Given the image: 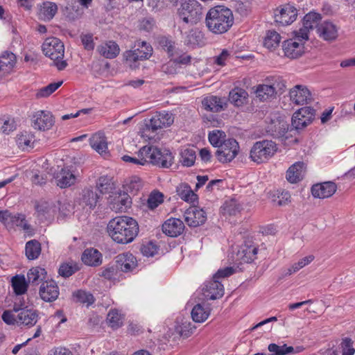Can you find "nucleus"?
<instances>
[{
    "mask_svg": "<svg viewBox=\"0 0 355 355\" xmlns=\"http://www.w3.org/2000/svg\"><path fill=\"white\" fill-rule=\"evenodd\" d=\"M37 321V315L31 309L22 310L17 315V324L19 325L33 326Z\"/></svg>",
    "mask_w": 355,
    "mask_h": 355,
    "instance_id": "72a5a7b5",
    "label": "nucleus"
},
{
    "mask_svg": "<svg viewBox=\"0 0 355 355\" xmlns=\"http://www.w3.org/2000/svg\"><path fill=\"white\" fill-rule=\"evenodd\" d=\"M80 39L84 48L86 50L91 51L94 48L93 35L92 34H82Z\"/></svg>",
    "mask_w": 355,
    "mask_h": 355,
    "instance_id": "0e129e2a",
    "label": "nucleus"
},
{
    "mask_svg": "<svg viewBox=\"0 0 355 355\" xmlns=\"http://www.w3.org/2000/svg\"><path fill=\"white\" fill-rule=\"evenodd\" d=\"M107 232L117 243H131L139 232V225L134 218L123 216L111 219L107 226Z\"/></svg>",
    "mask_w": 355,
    "mask_h": 355,
    "instance_id": "f257e3e1",
    "label": "nucleus"
},
{
    "mask_svg": "<svg viewBox=\"0 0 355 355\" xmlns=\"http://www.w3.org/2000/svg\"><path fill=\"white\" fill-rule=\"evenodd\" d=\"M31 126L37 130H42L44 127V112L37 111L33 114L31 118Z\"/></svg>",
    "mask_w": 355,
    "mask_h": 355,
    "instance_id": "864d4df0",
    "label": "nucleus"
},
{
    "mask_svg": "<svg viewBox=\"0 0 355 355\" xmlns=\"http://www.w3.org/2000/svg\"><path fill=\"white\" fill-rule=\"evenodd\" d=\"M137 156L145 160L144 166L151 164L162 168H169L173 163V156L169 150L159 149L154 146H144L139 149Z\"/></svg>",
    "mask_w": 355,
    "mask_h": 355,
    "instance_id": "7ed1b4c3",
    "label": "nucleus"
},
{
    "mask_svg": "<svg viewBox=\"0 0 355 355\" xmlns=\"http://www.w3.org/2000/svg\"><path fill=\"white\" fill-rule=\"evenodd\" d=\"M25 252L29 260L37 259L41 253L40 243L36 240L28 241L26 244Z\"/></svg>",
    "mask_w": 355,
    "mask_h": 355,
    "instance_id": "a19ab883",
    "label": "nucleus"
},
{
    "mask_svg": "<svg viewBox=\"0 0 355 355\" xmlns=\"http://www.w3.org/2000/svg\"><path fill=\"white\" fill-rule=\"evenodd\" d=\"M15 55L9 51H5L0 55V71L11 70L16 64Z\"/></svg>",
    "mask_w": 355,
    "mask_h": 355,
    "instance_id": "58836bf2",
    "label": "nucleus"
},
{
    "mask_svg": "<svg viewBox=\"0 0 355 355\" xmlns=\"http://www.w3.org/2000/svg\"><path fill=\"white\" fill-rule=\"evenodd\" d=\"M58 12L56 3L51 1L46 2V19H52Z\"/></svg>",
    "mask_w": 355,
    "mask_h": 355,
    "instance_id": "69168bd1",
    "label": "nucleus"
},
{
    "mask_svg": "<svg viewBox=\"0 0 355 355\" xmlns=\"http://www.w3.org/2000/svg\"><path fill=\"white\" fill-rule=\"evenodd\" d=\"M306 164L303 162H297L291 166L286 172V180L292 184L301 181L306 173Z\"/></svg>",
    "mask_w": 355,
    "mask_h": 355,
    "instance_id": "393cba45",
    "label": "nucleus"
},
{
    "mask_svg": "<svg viewBox=\"0 0 355 355\" xmlns=\"http://www.w3.org/2000/svg\"><path fill=\"white\" fill-rule=\"evenodd\" d=\"M107 321L112 328L117 329L123 325V316L118 310L112 309L107 314Z\"/></svg>",
    "mask_w": 355,
    "mask_h": 355,
    "instance_id": "c03bdc74",
    "label": "nucleus"
},
{
    "mask_svg": "<svg viewBox=\"0 0 355 355\" xmlns=\"http://www.w3.org/2000/svg\"><path fill=\"white\" fill-rule=\"evenodd\" d=\"M210 315V309L207 305L198 304L193 306L191 311V317L196 322H203Z\"/></svg>",
    "mask_w": 355,
    "mask_h": 355,
    "instance_id": "2f4dec72",
    "label": "nucleus"
},
{
    "mask_svg": "<svg viewBox=\"0 0 355 355\" xmlns=\"http://www.w3.org/2000/svg\"><path fill=\"white\" fill-rule=\"evenodd\" d=\"M76 301L89 306L94 304L95 299L92 294L83 290H78L73 293Z\"/></svg>",
    "mask_w": 355,
    "mask_h": 355,
    "instance_id": "de8ad7c7",
    "label": "nucleus"
},
{
    "mask_svg": "<svg viewBox=\"0 0 355 355\" xmlns=\"http://www.w3.org/2000/svg\"><path fill=\"white\" fill-rule=\"evenodd\" d=\"M342 355H354L355 349L351 338H345L341 343Z\"/></svg>",
    "mask_w": 355,
    "mask_h": 355,
    "instance_id": "680f3d73",
    "label": "nucleus"
},
{
    "mask_svg": "<svg viewBox=\"0 0 355 355\" xmlns=\"http://www.w3.org/2000/svg\"><path fill=\"white\" fill-rule=\"evenodd\" d=\"M64 54V46L63 43L57 37L46 38V56L53 60V64L58 70H63L67 63L63 60Z\"/></svg>",
    "mask_w": 355,
    "mask_h": 355,
    "instance_id": "0eeeda50",
    "label": "nucleus"
},
{
    "mask_svg": "<svg viewBox=\"0 0 355 355\" xmlns=\"http://www.w3.org/2000/svg\"><path fill=\"white\" fill-rule=\"evenodd\" d=\"M257 251V246L252 241H245L236 253V260L241 263H250L256 258Z\"/></svg>",
    "mask_w": 355,
    "mask_h": 355,
    "instance_id": "4468645a",
    "label": "nucleus"
},
{
    "mask_svg": "<svg viewBox=\"0 0 355 355\" xmlns=\"http://www.w3.org/2000/svg\"><path fill=\"white\" fill-rule=\"evenodd\" d=\"M96 187L102 195L112 192L115 188L112 178L107 175L98 178L96 180Z\"/></svg>",
    "mask_w": 355,
    "mask_h": 355,
    "instance_id": "f704fd0d",
    "label": "nucleus"
},
{
    "mask_svg": "<svg viewBox=\"0 0 355 355\" xmlns=\"http://www.w3.org/2000/svg\"><path fill=\"white\" fill-rule=\"evenodd\" d=\"M295 37L284 41L282 45L285 56L296 59L300 57L304 52V42L308 40L298 39V33L294 32Z\"/></svg>",
    "mask_w": 355,
    "mask_h": 355,
    "instance_id": "9d476101",
    "label": "nucleus"
},
{
    "mask_svg": "<svg viewBox=\"0 0 355 355\" xmlns=\"http://www.w3.org/2000/svg\"><path fill=\"white\" fill-rule=\"evenodd\" d=\"M116 263L121 270L124 272L132 271L137 266L135 257L130 253H125L117 256Z\"/></svg>",
    "mask_w": 355,
    "mask_h": 355,
    "instance_id": "bb28decb",
    "label": "nucleus"
},
{
    "mask_svg": "<svg viewBox=\"0 0 355 355\" xmlns=\"http://www.w3.org/2000/svg\"><path fill=\"white\" fill-rule=\"evenodd\" d=\"M97 51L105 58L112 59L119 55L120 49L116 42L109 41L98 46Z\"/></svg>",
    "mask_w": 355,
    "mask_h": 355,
    "instance_id": "c85d7f7f",
    "label": "nucleus"
},
{
    "mask_svg": "<svg viewBox=\"0 0 355 355\" xmlns=\"http://www.w3.org/2000/svg\"><path fill=\"white\" fill-rule=\"evenodd\" d=\"M321 20V15L317 12H310L306 14L303 19V26L295 32L298 33V39L309 40V33L310 30L319 26V22Z\"/></svg>",
    "mask_w": 355,
    "mask_h": 355,
    "instance_id": "9b49d317",
    "label": "nucleus"
},
{
    "mask_svg": "<svg viewBox=\"0 0 355 355\" xmlns=\"http://www.w3.org/2000/svg\"><path fill=\"white\" fill-rule=\"evenodd\" d=\"M277 145L271 140H262L254 144L250 152V159L257 163L266 162L276 153Z\"/></svg>",
    "mask_w": 355,
    "mask_h": 355,
    "instance_id": "423d86ee",
    "label": "nucleus"
},
{
    "mask_svg": "<svg viewBox=\"0 0 355 355\" xmlns=\"http://www.w3.org/2000/svg\"><path fill=\"white\" fill-rule=\"evenodd\" d=\"M315 259L312 254L308 255L300 259L297 262L294 263L290 268H288L285 273V275H291L297 272L300 269L311 263Z\"/></svg>",
    "mask_w": 355,
    "mask_h": 355,
    "instance_id": "37998d69",
    "label": "nucleus"
},
{
    "mask_svg": "<svg viewBox=\"0 0 355 355\" xmlns=\"http://www.w3.org/2000/svg\"><path fill=\"white\" fill-rule=\"evenodd\" d=\"M248 92L240 87L232 89L229 94V101L235 106L239 107L245 104L248 101Z\"/></svg>",
    "mask_w": 355,
    "mask_h": 355,
    "instance_id": "c756f323",
    "label": "nucleus"
},
{
    "mask_svg": "<svg viewBox=\"0 0 355 355\" xmlns=\"http://www.w3.org/2000/svg\"><path fill=\"white\" fill-rule=\"evenodd\" d=\"M44 268L40 267L32 268L27 273L28 282L33 285H38L44 277Z\"/></svg>",
    "mask_w": 355,
    "mask_h": 355,
    "instance_id": "a18cd8bd",
    "label": "nucleus"
},
{
    "mask_svg": "<svg viewBox=\"0 0 355 355\" xmlns=\"http://www.w3.org/2000/svg\"><path fill=\"white\" fill-rule=\"evenodd\" d=\"M291 101L296 105L309 103L311 100V94L306 87L295 85L289 92Z\"/></svg>",
    "mask_w": 355,
    "mask_h": 355,
    "instance_id": "a211bd4d",
    "label": "nucleus"
},
{
    "mask_svg": "<svg viewBox=\"0 0 355 355\" xmlns=\"http://www.w3.org/2000/svg\"><path fill=\"white\" fill-rule=\"evenodd\" d=\"M280 35L275 31H268L264 37L263 45L270 50H275L279 45Z\"/></svg>",
    "mask_w": 355,
    "mask_h": 355,
    "instance_id": "ea45409f",
    "label": "nucleus"
},
{
    "mask_svg": "<svg viewBox=\"0 0 355 355\" xmlns=\"http://www.w3.org/2000/svg\"><path fill=\"white\" fill-rule=\"evenodd\" d=\"M196 327L190 322H184L179 327L178 331L181 336L188 338L193 334Z\"/></svg>",
    "mask_w": 355,
    "mask_h": 355,
    "instance_id": "13d9d810",
    "label": "nucleus"
},
{
    "mask_svg": "<svg viewBox=\"0 0 355 355\" xmlns=\"http://www.w3.org/2000/svg\"><path fill=\"white\" fill-rule=\"evenodd\" d=\"M12 214L9 210H0V222L9 231L12 230Z\"/></svg>",
    "mask_w": 355,
    "mask_h": 355,
    "instance_id": "052dcab7",
    "label": "nucleus"
},
{
    "mask_svg": "<svg viewBox=\"0 0 355 355\" xmlns=\"http://www.w3.org/2000/svg\"><path fill=\"white\" fill-rule=\"evenodd\" d=\"M184 218L189 226L196 227L205 223L207 215L203 209L191 207L184 211Z\"/></svg>",
    "mask_w": 355,
    "mask_h": 355,
    "instance_id": "f8f14e48",
    "label": "nucleus"
},
{
    "mask_svg": "<svg viewBox=\"0 0 355 355\" xmlns=\"http://www.w3.org/2000/svg\"><path fill=\"white\" fill-rule=\"evenodd\" d=\"M184 44L191 47L200 46L205 44L204 35L198 29H191L185 33L184 37Z\"/></svg>",
    "mask_w": 355,
    "mask_h": 355,
    "instance_id": "cd10ccee",
    "label": "nucleus"
},
{
    "mask_svg": "<svg viewBox=\"0 0 355 355\" xmlns=\"http://www.w3.org/2000/svg\"><path fill=\"white\" fill-rule=\"evenodd\" d=\"M56 185L61 189H65L74 185L76 176L69 168H62L54 175Z\"/></svg>",
    "mask_w": 355,
    "mask_h": 355,
    "instance_id": "6ab92c4d",
    "label": "nucleus"
},
{
    "mask_svg": "<svg viewBox=\"0 0 355 355\" xmlns=\"http://www.w3.org/2000/svg\"><path fill=\"white\" fill-rule=\"evenodd\" d=\"M164 196L160 192L152 193L147 201L148 207L150 209L157 207L163 202Z\"/></svg>",
    "mask_w": 355,
    "mask_h": 355,
    "instance_id": "4d7b16f0",
    "label": "nucleus"
},
{
    "mask_svg": "<svg viewBox=\"0 0 355 355\" xmlns=\"http://www.w3.org/2000/svg\"><path fill=\"white\" fill-rule=\"evenodd\" d=\"M158 44L169 56L173 55L175 49V42L165 36H162L158 38Z\"/></svg>",
    "mask_w": 355,
    "mask_h": 355,
    "instance_id": "6e6d98bb",
    "label": "nucleus"
},
{
    "mask_svg": "<svg viewBox=\"0 0 355 355\" xmlns=\"http://www.w3.org/2000/svg\"><path fill=\"white\" fill-rule=\"evenodd\" d=\"M89 144L92 148L100 155L107 157L109 155L107 150V143L103 133H96L89 139Z\"/></svg>",
    "mask_w": 355,
    "mask_h": 355,
    "instance_id": "a878e982",
    "label": "nucleus"
},
{
    "mask_svg": "<svg viewBox=\"0 0 355 355\" xmlns=\"http://www.w3.org/2000/svg\"><path fill=\"white\" fill-rule=\"evenodd\" d=\"M123 59L127 64L131 68H136V62L139 61L138 55L133 50H128L123 53Z\"/></svg>",
    "mask_w": 355,
    "mask_h": 355,
    "instance_id": "bf43d9fd",
    "label": "nucleus"
},
{
    "mask_svg": "<svg viewBox=\"0 0 355 355\" xmlns=\"http://www.w3.org/2000/svg\"><path fill=\"white\" fill-rule=\"evenodd\" d=\"M131 203V198L127 193H116L111 196L110 207L115 212H125Z\"/></svg>",
    "mask_w": 355,
    "mask_h": 355,
    "instance_id": "aec40b11",
    "label": "nucleus"
},
{
    "mask_svg": "<svg viewBox=\"0 0 355 355\" xmlns=\"http://www.w3.org/2000/svg\"><path fill=\"white\" fill-rule=\"evenodd\" d=\"M178 15L184 23L196 25L203 18V7L197 0H188L181 3Z\"/></svg>",
    "mask_w": 355,
    "mask_h": 355,
    "instance_id": "20e7f679",
    "label": "nucleus"
},
{
    "mask_svg": "<svg viewBox=\"0 0 355 355\" xmlns=\"http://www.w3.org/2000/svg\"><path fill=\"white\" fill-rule=\"evenodd\" d=\"M100 196L94 190L92 187H85L78 198V204L82 207H87L89 209H94L98 202Z\"/></svg>",
    "mask_w": 355,
    "mask_h": 355,
    "instance_id": "dca6fc26",
    "label": "nucleus"
},
{
    "mask_svg": "<svg viewBox=\"0 0 355 355\" xmlns=\"http://www.w3.org/2000/svg\"><path fill=\"white\" fill-rule=\"evenodd\" d=\"M271 84H260L257 86L255 89L256 97L261 101H266L275 97L277 94V87L279 85V78H275Z\"/></svg>",
    "mask_w": 355,
    "mask_h": 355,
    "instance_id": "2eb2a0df",
    "label": "nucleus"
},
{
    "mask_svg": "<svg viewBox=\"0 0 355 355\" xmlns=\"http://www.w3.org/2000/svg\"><path fill=\"white\" fill-rule=\"evenodd\" d=\"M338 28L331 21H325L321 23L317 29L319 36L326 41L335 40L338 37Z\"/></svg>",
    "mask_w": 355,
    "mask_h": 355,
    "instance_id": "b1692460",
    "label": "nucleus"
},
{
    "mask_svg": "<svg viewBox=\"0 0 355 355\" xmlns=\"http://www.w3.org/2000/svg\"><path fill=\"white\" fill-rule=\"evenodd\" d=\"M12 230L15 229V227H21L24 230L28 235H33V229L31 226L27 223L26 216L23 214H12Z\"/></svg>",
    "mask_w": 355,
    "mask_h": 355,
    "instance_id": "4c0bfd02",
    "label": "nucleus"
},
{
    "mask_svg": "<svg viewBox=\"0 0 355 355\" xmlns=\"http://www.w3.org/2000/svg\"><path fill=\"white\" fill-rule=\"evenodd\" d=\"M180 162L184 166L189 167L193 165L196 155V152L192 148H185L181 151Z\"/></svg>",
    "mask_w": 355,
    "mask_h": 355,
    "instance_id": "09e8293b",
    "label": "nucleus"
},
{
    "mask_svg": "<svg viewBox=\"0 0 355 355\" xmlns=\"http://www.w3.org/2000/svg\"><path fill=\"white\" fill-rule=\"evenodd\" d=\"M58 295L59 290L56 283L53 280L46 281V302L54 301Z\"/></svg>",
    "mask_w": 355,
    "mask_h": 355,
    "instance_id": "8fccbe9b",
    "label": "nucleus"
},
{
    "mask_svg": "<svg viewBox=\"0 0 355 355\" xmlns=\"http://www.w3.org/2000/svg\"><path fill=\"white\" fill-rule=\"evenodd\" d=\"M174 121L173 115L168 112H157L149 120H145L144 128L141 130V136L151 139L150 133L157 130L170 126Z\"/></svg>",
    "mask_w": 355,
    "mask_h": 355,
    "instance_id": "39448f33",
    "label": "nucleus"
},
{
    "mask_svg": "<svg viewBox=\"0 0 355 355\" xmlns=\"http://www.w3.org/2000/svg\"><path fill=\"white\" fill-rule=\"evenodd\" d=\"M204 295L206 297L210 300H216L220 298L224 295V286L218 281V279H215L214 276L213 279L207 282L203 288Z\"/></svg>",
    "mask_w": 355,
    "mask_h": 355,
    "instance_id": "5701e85b",
    "label": "nucleus"
},
{
    "mask_svg": "<svg viewBox=\"0 0 355 355\" xmlns=\"http://www.w3.org/2000/svg\"><path fill=\"white\" fill-rule=\"evenodd\" d=\"M268 349L275 355H287L293 353L294 351V348L291 346L288 347L286 345L279 346L275 343L270 344Z\"/></svg>",
    "mask_w": 355,
    "mask_h": 355,
    "instance_id": "5fc2aeb1",
    "label": "nucleus"
},
{
    "mask_svg": "<svg viewBox=\"0 0 355 355\" xmlns=\"http://www.w3.org/2000/svg\"><path fill=\"white\" fill-rule=\"evenodd\" d=\"M336 189L337 186L334 182H326L314 184L311 188V193L315 198H326L333 196Z\"/></svg>",
    "mask_w": 355,
    "mask_h": 355,
    "instance_id": "412c9836",
    "label": "nucleus"
},
{
    "mask_svg": "<svg viewBox=\"0 0 355 355\" xmlns=\"http://www.w3.org/2000/svg\"><path fill=\"white\" fill-rule=\"evenodd\" d=\"M101 254L95 249H86L82 255V261L86 265L97 266L101 263Z\"/></svg>",
    "mask_w": 355,
    "mask_h": 355,
    "instance_id": "473e14b6",
    "label": "nucleus"
},
{
    "mask_svg": "<svg viewBox=\"0 0 355 355\" xmlns=\"http://www.w3.org/2000/svg\"><path fill=\"white\" fill-rule=\"evenodd\" d=\"M71 205L67 200H64L63 202L57 201L56 205L55 204L51 207H48L46 208V214H49V218L53 220L58 210L62 215L66 216L71 211Z\"/></svg>",
    "mask_w": 355,
    "mask_h": 355,
    "instance_id": "c9c22d12",
    "label": "nucleus"
},
{
    "mask_svg": "<svg viewBox=\"0 0 355 355\" xmlns=\"http://www.w3.org/2000/svg\"><path fill=\"white\" fill-rule=\"evenodd\" d=\"M297 16V9L294 6L287 4L275 10V20L282 26H286L293 22Z\"/></svg>",
    "mask_w": 355,
    "mask_h": 355,
    "instance_id": "ddd939ff",
    "label": "nucleus"
},
{
    "mask_svg": "<svg viewBox=\"0 0 355 355\" xmlns=\"http://www.w3.org/2000/svg\"><path fill=\"white\" fill-rule=\"evenodd\" d=\"M17 128L15 121L10 117L0 119V132L5 135H9Z\"/></svg>",
    "mask_w": 355,
    "mask_h": 355,
    "instance_id": "3c124183",
    "label": "nucleus"
},
{
    "mask_svg": "<svg viewBox=\"0 0 355 355\" xmlns=\"http://www.w3.org/2000/svg\"><path fill=\"white\" fill-rule=\"evenodd\" d=\"M239 150L238 142L234 139H227L218 148L216 156L221 163H227L233 160Z\"/></svg>",
    "mask_w": 355,
    "mask_h": 355,
    "instance_id": "6e6552de",
    "label": "nucleus"
},
{
    "mask_svg": "<svg viewBox=\"0 0 355 355\" xmlns=\"http://www.w3.org/2000/svg\"><path fill=\"white\" fill-rule=\"evenodd\" d=\"M11 286L17 295H22L28 291V282H26L24 275H16L11 279Z\"/></svg>",
    "mask_w": 355,
    "mask_h": 355,
    "instance_id": "7c9ffc66",
    "label": "nucleus"
},
{
    "mask_svg": "<svg viewBox=\"0 0 355 355\" xmlns=\"http://www.w3.org/2000/svg\"><path fill=\"white\" fill-rule=\"evenodd\" d=\"M176 191L179 197L186 202H194L197 200V195L194 193L187 184H180L177 187Z\"/></svg>",
    "mask_w": 355,
    "mask_h": 355,
    "instance_id": "e433bc0d",
    "label": "nucleus"
},
{
    "mask_svg": "<svg viewBox=\"0 0 355 355\" xmlns=\"http://www.w3.org/2000/svg\"><path fill=\"white\" fill-rule=\"evenodd\" d=\"M76 270V269L73 266L68 263H64L60 266L58 273L62 277H68L72 275L75 272Z\"/></svg>",
    "mask_w": 355,
    "mask_h": 355,
    "instance_id": "774afa93",
    "label": "nucleus"
},
{
    "mask_svg": "<svg viewBox=\"0 0 355 355\" xmlns=\"http://www.w3.org/2000/svg\"><path fill=\"white\" fill-rule=\"evenodd\" d=\"M184 230V223L178 218H169L162 225L163 232L171 237L178 236Z\"/></svg>",
    "mask_w": 355,
    "mask_h": 355,
    "instance_id": "4be33fe9",
    "label": "nucleus"
},
{
    "mask_svg": "<svg viewBox=\"0 0 355 355\" xmlns=\"http://www.w3.org/2000/svg\"><path fill=\"white\" fill-rule=\"evenodd\" d=\"M142 187V182L140 178L137 176L131 177L125 183L126 191L131 194H135Z\"/></svg>",
    "mask_w": 355,
    "mask_h": 355,
    "instance_id": "603ef678",
    "label": "nucleus"
},
{
    "mask_svg": "<svg viewBox=\"0 0 355 355\" xmlns=\"http://www.w3.org/2000/svg\"><path fill=\"white\" fill-rule=\"evenodd\" d=\"M314 116V109L311 107H302L293 114L291 125L297 130H302L312 122Z\"/></svg>",
    "mask_w": 355,
    "mask_h": 355,
    "instance_id": "1a4fd4ad",
    "label": "nucleus"
},
{
    "mask_svg": "<svg viewBox=\"0 0 355 355\" xmlns=\"http://www.w3.org/2000/svg\"><path fill=\"white\" fill-rule=\"evenodd\" d=\"M157 247L153 242H148L141 247V252L144 256L147 257H153L157 252Z\"/></svg>",
    "mask_w": 355,
    "mask_h": 355,
    "instance_id": "e2e57ef3",
    "label": "nucleus"
},
{
    "mask_svg": "<svg viewBox=\"0 0 355 355\" xmlns=\"http://www.w3.org/2000/svg\"><path fill=\"white\" fill-rule=\"evenodd\" d=\"M234 24L232 11L225 7L218 6L209 10L205 16V25L214 34L227 32Z\"/></svg>",
    "mask_w": 355,
    "mask_h": 355,
    "instance_id": "f03ea898",
    "label": "nucleus"
},
{
    "mask_svg": "<svg viewBox=\"0 0 355 355\" xmlns=\"http://www.w3.org/2000/svg\"><path fill=\"white\" fill-rule=\"evenodd\" d=\"M178 64L174 60H171L162 67V71L167 74H175L177 73Z\"/></svg>",
    "mask_w": 355,
    "mask_h": 355,
    "instance_id": "338daca9",
    "label": "nucleus"
},
{
    "mask_svg": "<svg viewBox=\"0 0 355 355\" xmlns=\"http://www.w3.org/2000/svg\"><path fill=\"white\" fill-rule=\"evenodd\" d=\"M136 49L133 50L138 55L139 60H144L148 59L153 53L152 46L144 41H138Z\"/></svg>",
    "mask_w": 355,
    "mask_h": 355,
    "instance_id": "79ce46f5",
    "label": "nucleus"
},
{
    "mask_svg": "<svg viewBox=\"0 0 355 355\" xmlns=\"http://www.w3.org/2000/svg\"><path fill=\"white\" fill-rule=\"evenodd\" d=\"M202 105L207 111L220 112L227 107V101L225 97L211 95L204 98Z\"/></svg>",
    "mask_w": 355,
    "mask_h": 355,
    "instance_id": "f3484780",
    "label": "nucleus"
},
{
    "mask_svg": "<svg viewBox=\"0 0 355 355\" xmlns=\"http://www.w3.org/2000/svg\"><path fill=\"white\" fill-rule=\"evenodd\" d=\"M225 132L220 130H214L209 133L208 139L210 144L216 148L220 146L227 139Z\"/></svg>",
    "mask_w": 355,
    "mask_h": 355,
    "instance_id": "49530a36",
    "label": "nucleus"
}]
</instances>
